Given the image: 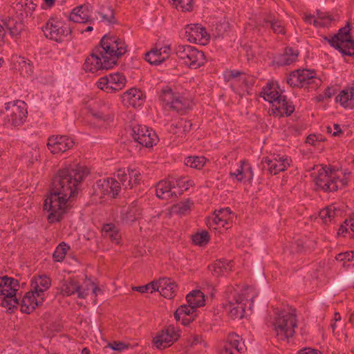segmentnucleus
<instances>
[{
  "label": "nucleus",
  "mask_w": 354,
  "mask_h": 354,
  "mask_svg": "<svg viewBox=\"0 0 354 354\" xmlns=\"http://www.w3.org/2000/svg\"><path fill=\"white\" fill-rule=\"evenodd\" d=\"M82 166L61 171L55 178L50 195L45 199L44 210L48 213L49 222L59 221L71 207L77 194L79 185L86 175Z\"/></svg>",
  "instance_id": "obj_1"
},
{
  "label": "nucleus",
  "mask_w": 354,
  "mask_h": 354,
  "mask_svg": "<svg viewBox=\"0 0 354 354\" xmlns=\"http://www.w3.org/2000/svg\"><path fill=\"white\" fill-rule=\"evenodd\" d=\"M126 51L127 46L121 38L113 35H104L96 52L86 59L84 69L93 73L109 69Z\"/></svg>",
  "instance_id": "obj_2"
},
{
  "label": "nucleus",
  "mask_w": 354,
  "mask_h": 354,
  "mask_svg": "<svg viewBox=\"0 0 354 354\" xmlns=\"http://www.w3.org/2000/svg\"><path fill=\"white\" fill-rule=\"evenodd\" d=\"M257 295V293L252 287H245L239 290L228 288L223 304L225 311L232 318H242L244 317L247 303L252 302Z\"/></svg>",
  "instance_id": "obj_3"
},
{
  "label": "nucleus",
  "mask_w": 354,
  "mask_h": 354,
  "mask_svg": "<svg viewBox=\"0 0 354 354\" xmlns=\"http://www.w3.org/2000/svg\"><path fill=\"white\" fill-rule=\"evenodd\" d=\"M50 286V280L46 276H39L32 279L31 290L26 293L21 300V310L30 313L41 305L46 297V292Z\"/></svg>",
  "instance_id": "obj_4"
},
{
  "label": "nucleus",
  "mask_w": 354,
  "mask_h": 354,
  "mask_svg": "<svg viewBox=\"0 0 354 354\" xmlns=\"http://www.w3.org/2000/svg\"><path fill=\"white\" fill-rule=\"evenodd\" d=\"M281 92L278 82H272L263 88L261 96L272 104L273 113L278 115H290L294 111V106L287 100Z\"/></svg>",
  "instance_id": "obj_5"
},
{
  "label": "nucleus",
  "mask_w": 354,
  "mask_h": 354,
  "mask_svg": "<svg viewBox=\"0 0 354 354\" xmlns=\"http://www.w3.org/2000/svg\"><path fill=\"white\" fill-rule=\"evenodd\" d=\"M274 317L270 319L276 336L279 340H286L292 337L297 326V320L293 310H277Z\"/></svg>",
  "instance_id": "obj_6"
},
{
  "label": "nucleus",
  "mask_w": 354,
  "mask_h": 354,
  "mask_svg": "<svg viewBox=\"0 0 354 354\" xmlns=\"http://www.w3.org/2000/svg\"><path fill=\"white\" fill-rule=\"evenodd\" d=\"M187 301L189 306L182 305L175 314L176 320L181 322L183 325H187L194 320L196 316V308L205 305V295L199 290H193L187 295Z\"/></svg>",
  "instance_id": "obj_7"
},
{
  "label": "nucleus",
  "mask_w": 354,
  "mask_h": 354,
  "mask_svg": "<svg viewBox=\"0 0 354 354\" xmlns=\"http://www.w3.org/2000/svg\"><path fill=\"white\" fill-rule=\"evenodd\" d=\"M339 171L326 169V167L317 166L314 169L312 174L316 185L324 191L333 192L338 189L339 184L345 185L346 183L344 173V178L339 179Z\"/></svg>",
  "instance_id": "obj_8"
},
{
  "label": "nucleus",
  "mask_w": 354,
  "mask_h": 354,
  "mask_svg": "<svg viewBox=\"0 0 354 354\" xmlns=\"http://www.w3.org/2000/svg\"><path fill=\"white\" fill-rule=\"evenodd\" d=\"M27 113V105L24 102H10L5 104L1 111L0 120L7 127H17L24 122Z\"/></svg>",
  "instance_id": "obj_9"
},
{
  "label": "nucleus",
  "mask_w": 354,
  "mask_h": 354,
  "mask_svg": "<svg viewBox=\"0 0 354 354\" xmlns=\"http://www.w3.org/2000/svg\"><path fill=\"white\" fill-rule=\"evenodd\" d=\"M90 290L95 296L100 292V289L91 279L81 283L75 279L68 278L64 279L61 286V293L64 296L76 295L78 298L85 299Z\"/></svg>",
  "instance_id": "obj_10"
},
{
  "label": "nucleus",
  "mask_w": 354,
  "mask_h": 354,
  "mask_svg": "<svg viewBox=\"0 0 354 354\" xmlns=\"http://www.w3.org/2000/svg\"><path fill=\"white\" fill-rule=\"evenodd\" d=\"M18 290L17 280L8 277H0V305L10 310L19 304Z\"/></svg>",
  "instance_id": "obj_11"
},
{
  "label": "nucleus",
  "mask_w": 354,
  "mask_h": 354,
  "mask_svg": "<svg viewBox=\"0 0 354 354\" xmlns=\"http://www.w3.org/2000/svg\"><path fill=\"white\" fill-rule=\"evenodd\" d=\"M160 100L165 111L174 110L180 112L189 106V101L185 100L178 93L174 92L169 86L161 88Z\"/></svg>",
  "instance_id": "obj_12"
},
{
  "label": "nucleus",
  "mask_w": 354,
  "mask_h": 354,
  "mask_svg": "<svg viewBox=\"0 0 354 354\" xmlns=\"http://www.w3.org/2000/svg\"><path fill=\"white\" fill-rule=\"evenodd\" d=\"M350 26L341 28L338 33L327 39L328 43L335 48L337 49L342 55H354V41L350 35Z\"/></svg>",
  "instance_id": "obj_13"
},
{
  "label": "nucleus",
  "mask_w": 354,
  "mask_h": 354,
  "mask_svg": "<svg viewBox=\"0 0 354 354\" xmlns=\"http://www.w3.org/2000/svg\"><path fill=\"white\" fill-rule=\"evenodd\" d=\"M176 53L183 64L192 68H197L205 62L204 55L194 47L179 45Z\"/></svg>",
  "instance_id": "obj_14"
},
{
  "label": "nucleus",
  "mask_w": 354,
  "mask_h": 354,
  "mask_svg": "<svg viewBox=\"0 0 354 354\" xmlns=\"http://www.w3.org/2000/svg\"><path fill=\"white\" fill-rule=\"evenodd\" d=\"M43 31L46 37L58 41L66 37L71 30L62 19L52 17L46 22Z\"/></svg>",
  "instance_id": "obj_15"
},
{
  "label": "nucleus",
  "mask_w": 354,
  "mask_h": 354,
  "mask_svg": "<svg viewBox=\"0 0 354 354\" xmlns=\"http://www.w3.org/2000/svg\"><path fill=\"white\" fill-rule=\"evenodd\" d=\"M180 335L179 328L170 325L155 335L152 344L158 349H165L177 341Z\"/></svg>",
  "instance_id": "obj_16"
},
{
  "label": "nucleus",
  "mask_w": 354,
  "mask_h": 354,
  "mask_svg": "<svg viewBox=\"0 0 354 354\" xmlns=\"http://www.w3.org/2000/svg\"><path fill=\"white\" fill-rule=\"evenodd\" d=\"M132 136L140 145L146 147H151L156 145L158 137L156 133L151 129L140 124L132 126Z\"/></svg>",
  "instance_id": "obj_17"
},
{
  "label": "nucleus",
  "mask_w": 354,
  "mask_h": 354,
  "mask_svg": "<svg viewBox=\"0 0 354 354\" xmlns=\"http://www.w3.org/2000/svg\"><path fill=\"white\" fill-rule=\"evenodd\" d=\"M319 80L315 77L313 71L303 69L292 73L287 79V83L291 86H304L307 84H317Z\"/></svg>",
  "instance_id": "obj_18"
},
{
  "label": "nucleus",
  "mask_w": 354,
  "mask_h": 354,
  "mask_svg": "<svg viewBox=\"0 0 354 354\" xmlns=\"http://www.w3.org/2000/svg\"><path fill=\"white\" fill-rule=\"evenodd\" d=\"M120 190V184L115 178H107L99 180L94 187L95 194L100 197L109 196L114 198Z\"/></svg>",
  "instance_id": "obj_19"
},
{
  "label": "nucleus",
  "mask_w": 354,
  "mask_h": 354,
  "mask_svg": "<svg viewBox=\"0 0 354 354\" xmlns=\"http://www.w3.org/2000/svg\"><path fill=\"white\" fill-rule=\"evenodd\" d=\"M185 33L188 41L201 45H205L210 37L205 29L199 24L187 25L185 28Z\"/></svg>",
  "instance_id": "obj_20"
},
{
  "label": "nucleus",
  "mask_w": 354,
  "mask_h": 354,
  "mask_svg": "<svg viewBox=\"0 0 354 354\" xmlns=\"http://www.w3.org/2000/svg\"><path fill=\"white\" fill-rule=\"evenodd\" d=\"M290 161L287 156L277 154L273 155L271 158H264L262 165L263 169H267L270 174H277L285 170L290 165Z\"/></svg>",
  "instance_id": "obj_21"
},
{
  "label": "nucleus",
  "mask_w": 354,
  "mask_h": 354,
  "mask_svg": "<svg viewBox=\"0 0 354 354\" xmlns=\"http://www.w3.org/2000/svg\"><path fill=\"white\" fill-rule=\"evenodd\" d=\"M126 83V78L120 73L111 74L100 79L97 86L102 90L116 91L121 89Z\"/></svg>",
  "instance_id": "obj_22"
},
{
  "label": "nucleus",
  "mask_w": 354,
  "mask_h": 354,
  "mask_svg": "<svg viewBox=\"0 0 354 354\" xmlns=\"http://www.w3.org/2000/svg\"><path fill=\"white\" fill-rule=\"evenodd\" d=\"M75 144L74 140L66 136H53L49 138L48 148L53 153L64 152Z\"/></svg>",
  "instance_id": "obj_23"
},
{
  "label": "nucleus",
  "mask_w": 354,
  "mask_h": 354,
  "mask_svg": "<svg viewBox=\"0 0 354 354\" xmlns=\"http://www.w3.org/2000/svg\"><path fill=\"white\" fill-rule=\"evenodd\" d=\"M92 14V8L89 5H81L73 9L68 19L76 23L93 24L95 19Z\"/></svg>",
  "instance_id": "obj_24"
},
{
  "label": "nucleus",
  "mask_w": 354,
  "mask_h": 354,
  "mask_svg": "<svg viewBox=\"0 0 354 354\" xmlns=\"http://www.w3.org/2000/svg\"><path fill=\"white\" fill-rule=\"evenodd\" d=\"M225 78L231 82V86L236 92L243 90L244 87H248L252 82L250 76L235 71H227Z\"/></svg>",
  "instance_id": "obj_25"
},
{
  "label": "nucleus",
  "mask_w": 354,
  "mask_h": 354,
  "mask_svg": "<svg viewBox=\"0 0 354 354\" xmlns=\"http://www.w3.org/2000/svg\"><path fill=\"white\" fill-rule=\"evenodd\" d=\"M233 219V215L230 209L227 208L221 209L218 211H215L214 215L211 218H209L207 221V225L210 228H215L214 225L226 227L232 223Z\"/></svg>",
  "instance_id": "obj_26"
},
{
  "label": "nucleus",
  "mask_w": 354,
  "mask_h": 354,
  "mask_svg": "<svg viewBox=\"0 0 354 354\" xmlns=\"http://www.w3.org/2000/svg\"><path fill=\"white\" fill-rule=\"evenodd\" d=\"M171 53L169 46H156L145 55V59L151 64L159 65L166 60Z\"/></svg>",
  "instance_id": "obj_27"
},
{
  "label": "nucleus",
  "mask_w": 354,
  "mask_h": 354,
  "mask_svg": "<svg viewBox=\"0 0 354 354\" xmlns=\"http://www.w3.org/2000/svg\"><path fill=\"white\" fill-rule=\"evenodd\" d=\"M176 187L173 178L168 180L160 181L156 186V192L158 198L162 199H169L174 196L177 195Z\"/></svg>",
  "instance_id": "obj_28"
},
{
  "label": "nucleus",
  "mask_w": 354,
  "mask_h": 354,
  "mask_svg": "<svg viewBox=\"0 0 354 354\" xmlns=\"http://www.w3.org/2000/svg\"><path fill=\"white\" fill-rule=\"evenodd\" d=\"M3 21L13 39H17L22 36L24 26L21 19L18 18L17 19L10 15L5 17Z\"/></svg>",
  "instance_id": "obj_29"
},
{
  "label": "nucleus",
  "mask_w": 354,
  "mask_h": 354,
  "mask_svg": "<svg viewBox=\"0 0 354 354\" xmlns=\"http://www.w3.org/2000/svg\"><path fill=\"white\" fill-rule=\"evenodd\" d=\"M303 19L307 24H313L315 27L326 26L333 20L330 15L322 12H318L316 15L304 12Z\"/></svg>",
  "instance_id": "obj_30"
},
{
  "label": "nucleus",
  "mask_w": 354,
  "mask_h": 354,
  "mask_svg": "<svg viewBox=\"0 0 354 354\" xmlns=\"http://www.w3.org/2000/svg\"><path fill=\"white\" fill-rule=\"evenodd\" d=\"M144 100L142 92L137 88H131L122 95V102L125 105L138 107L142 105Z\"/></svg>",
  "instance_id": "obj_31"
},
{
  "label": "nucleus",
  "mask_w": 354,
  "mask_h": 354,
  "mask_svg": "<svg viewBox=\"0 0 354 354\" xmlns=\"http://www.w3.org/2000/svg\"><path fill=\"white\" fill-rule=\"evenodd\" d=\"M242 339L237 334L230 335L222 354H239L244 349Z\"/></svg>",
  "instance_id": "obj_32"
},
{
  "label": "nucleus",
  "mask_w": 354,
  "mask_h": 354,
  "mask_svg": "<svg viewBox=\"0 0 354 354\" xmlns=\"http://www.w3.org/2000/svg\"><path fill=\"white\" fill-rule=\"evenodd\" d=\"M36 8V4L32 0H21L12 8L17 13V17L23 19L24 17L31 16Z\"/></svg>",
  "instance_id": "obj_33"
},
{
  "label": "nucleus",
  "mask_w": 354,
  "mask_h": 354,
  "mask_svg": "<svg viewBox=\"0 0 354 354\" xmlns=\"http://www.w3.org/2000/svg\"><path fill=\"white\" fill-rule=\"evenodd\" d=\"M231 176L238 181L250 182L253 178V172L250 164L243 161L234 172L231 173Z\"/></svg>",
  "instance_id": "obj_34"
},
{
  "label": "nucleus",
  "mask_w": 354,
  "mask_h": 354,
  "mask_svg": "<svg viewBox=\"0 0 354 354\" xmlns=\"http://www.w3.org/2000/svg\"><path fill=\"white\" fill-rule=\"evenodd\" d=\"M156 291L166 298H171L174 295L176 286L169 279L163 278L156 281Z\"/></svg>",
  "instance_id": "obj_35"
},
{
  "label": "nucleus",
  "mask_w": 354,
  "mask_h": 354,
  "mask_svg": "<svg viewBox=\"0 0 354 354\" xmlns=\"http://www.w3.org/2000/svg\"><path fill=\"white\" fill-rule=\"evenodd\" d=\"M102 236L107 240H110L115 244L120 243L121 234L117 227L113 223L104 224L102 228Z\"/></svg>",
  "instance_id": "obj_36"
},
{
  "label": "nucleus",
  "mask_w": 354,
  "mask_h": 354,
  "mask_svg": "<svg viewBox=\"0 0 354 354\" xmlns=\"http://www.w3.org/2000/svg\"><path fill=\"white\" fill-rule=\"evenodd\" d=\"M336 100L344 107L350 109H354V87L342 91Z\"/></svg>",
  "instance_id": "obj_37"
},
{
  "label": "nucleus",
  "mask_w": 354,
  "mask_h": 354,
  "mask_svg": "<svg viewBox=\"0 0 354 354\" xmlns=\"http://www.w3.org/2000/svg\"><path fill=\"white\" fill-rule=\"evenodd\" d=\"M342 210L337 205H333L322 209L319 213V218L324 223L330 222L335 216H341Z\"/></svg>",
  "instance_id": "obj_38"
},
{
  "label": "nucleus",
  "mask_w": 354,
  "mask_h": 354,
  "mask_svg": "<svg viewBox=\"0 0 354 354\" xmlns=\"http://www.w3.org/2000/svg\"><path fill=\"white\" fill-rule=\"evenodd\" d=\"M207 163H209V161L203 156H190L185 160L187 166L196 169H201Z\"/></svg>",
  "instance_id": "obj_39"
},
{
  "label": "nucleus",
  "mask_w": 354,
  "mask_h": 354,
  "mask_svg": "<svg viewBox=\"0 0 354 354\" xmlns=\"http://www.w3.org/2000/svg\"><path fill=\"white\" fill-rule=\"evenodd\" d=\"M336 260L342 263L346 268L354 265V252H346L339 253L336 256Z\"/></svg>",
  "instance_id": "obj_40"
},
{
  "label": "nucleus",
  "mask_w": 354,
  "mask_h": 354,
  "mask_svg": "<svg viewBox=\"0 0 354 354\" xmlns=\"http://www.w3.org/2000/svg\"><path fill=\"white\" fill-rule=\"evenodd\" d=\"M297 51L294 50L293 48H288L285 53L282 55L279 61L278 64L279 65H288L295 61L297 57Z\"/></svg>",
  "instance_id": "obj_41"
},
{
  "label": "nucleus",
  "mask_w": 354,
  "mask_h": 354,
  "mask_svg": "<svg viewBox=\"0 0 354 354\" xmlns=\"http://www.w3.org/2000/svg\"><path fill=\"white\" fill-rule=\"evenodd\" d=\"M232 262L226 260L219 261L214 266L212 272L214 275L223 274L225 272L230 270L232 268Z\"/></svg>",
  "instance_id": "obj_42"
},
{
  "label": "nucleus",
  "mask_w": 354,
  "mask_h": 354,
  "mask_svg": "<svg viewBox=\"0 0 354 354\" xmlns=\"http://www.w3.org/2000/svg\"><path fill=\"white\" fill-rule=\"evenodd\" d=\"M345 233L352 234L354 236V214L344 221L339 230V234L344 235Z\"/></svg>",
  "instance_id": "obj_43"
},
{
  "label": "nucleus",
  "mask_w": 354,
  "mask_h": 354,
  "mask_svg": "<svg viewBox=\"0 0 354 354\" xmlns=\"http://www.w3.org/2000/svg\"><path fill=\"white\" fill-rule=\"evenodd\" d=\"M15 67L16 69L21 70L22 73L28 75L32 72V66L30 61L24 57H19L15 63Z\"/></svg>",
  "instance_id": "obj_44"
},
{
  "label": "nucleus",
  "mask_w": 354,
  "mask_h": 354,
  "mask_svg": "<svg viewBox=\"0 0 354 354\" xmlns=\"http://www.w3.org/2000/svg\"><path fill=\"white\" fill-rule=\"evenodd\" d=\"M176 189H179L181 192L187 190L189 187L193 186L194 183L192 180L187 177H180L179 178H174Z\"/></svg>",
  "instance_id": "obj_45"
},
{
  "label": "nucleus",
  "mask_w": 354,
  "mask_h": 354,
  "mask_svg": "<svg viewBox=\"0 0 354 354\" xmlns=\"http://www.w3.org/2000/svg\"><path fill=\"white\" fill-rule=\"evenodd\" d=\"M209 240V236L208 232L205 230L198 232L192 236L193 243L199 246H203L206 245Z\"/></svg>",
  "instance_id": "obj_46"
},
{
  "label": "nucleus",
  "mask_w": 354,
  "mask_h": 354,
  "mask_svg": "<svg viewBox=\"0 0 354 354\" xmlns=\"http://www.w3.org/2000/svg\"><path fill=\"white\" fill-rule=\"evenodd\" d=\"M170 3L178 10L189 11L192 8V0H169Z\"/></svg>",
  "instance_id": "obj_47"
},
{
  "label": "nucleus",
  "mask_w": 354,
  "mask_h": 354,
  "mask_svg": "<svg viewBox=\"0 0 354 354\" xmlns=\"http://www.w3.org/2000/svg\"><path fill=\"white\" fill-rule=\"evenodd\" d=\"M68 249V247L65 243H61L59 244L55 251L53 254V259L55 261L60 262L62 261L64 258L65 257V255L66 254V252Z\"/></svg>",
  "instance_id": "obj_48"
},
{
  "label": "nucleus",
  "mask_w": 354,
  "mask_h": 354,
  "mask_svg": "<svg viewBox=\"0 0 354 354\" xmlns=\"http://www.w3.org/2000/svg\"><path fill=\"white\" fill-rule=\"evenodd\" d=\"M102 20L106 23H112L113 21V11L110 8H102L98 11Z\"/></svg>",
  "instance_id": "obj_49"
},
{
  "label": "nucleus",
  "mask_w": 354,
  "mask_h": 354,
  "mask_svg": "<svg viewBox=\"0 0 354 354\" xmlns=\"http://www.w3.org/2000/svg\"><path fill=\"white\" fill-rule=\"evenodd\" d=\"M268 23H269V25L270 26L271 28L276 33H283L284 32V28H283V23L281 21H279L278 19H277L274 16L272 17L271 19H270L268 21Z\"/></svg>",
  "instance_id": "obj_50"
},
{
  "label": "nucleus",
  "mask_w": 354,
  "mask_h": 354,
  "mask_svg": "<svg viewBox=\"0 0 354 354\" xmlns=\"http://www.w3.org/2000/svg\"><path fill=\"white\" fill-rule=\"evenodd\" d=\"M191 207V203L189 201L180 202L174 206L173 211L180 214H185Z\"/></svg>",
  "instance_id": "obj_51"
},
{
  "label": "nucleus",
  "mask_w": 354,
  "mask_h": 354,
  "mask_svg": "<svg viewBox=\"0 0 354 354\" xmlns=\"http://www.w3.org/2000/svg\"><path fill=\"white\" fill-rule=\"evenodd\" d=\"M156 281H153L151 283L147 284L146 286L134 287L133 290L138 291L141 293L149 292H153V291L156 290Z\"/></svg>",
  "instance_id": "obj_52"
},
{
  "label": "nucleus",
  "mask_w": 354,
  "mask_h": 354,
  "mask_svg": "<svg viewBox=\"0 0 354 354\" xmlns=\"http://www.w3.org/2000/svg\"><path fill=\"white\" fill-rule=\"evenodd\" d=\"M128 175L129 176L130 180L128 181L127 184L131 186V179H134V182L137 183L138 180V178L140 176V173L139 171H137L133 169H127Z\"/></svg>",
  "instance_id": "obj_53"
},
{
  "label": "nucleus",
  "mask_w": 354,
  "mask_h": 354,
  "mask_svg": "<svg viewBox=\"0 0 354 354\" xmlns=\"http://www.w3.org/2000/svg\"><path fill=\"white\" fill-rule=\"evenodd\" d=\"M128 172L126 171L125 169H120L117 172V178L120 181V183L122 184V186L124 187H127V185H129L127 183H125L126 179L127 178Z\"/></svg>",
  "instance_id": "obj_54"
},
{
  "label": "nucleus",
  "mask_w": 354,
  "mask_h": 354,
  "mask_svg": "<svg viewBox=\"0 0 354 354\" xmlns=\"http://www.w3.org/2000/svg\"><path fill=\"white\" fill-rule=\"evenodd\" d=\"M109 347L114 351L122 352L127 348V345L120 342H113L109 344Z\"/></svg>",
  "instance_id": "obj_55"
},
{
  "label": "nucleus",
  "mask_w": 354,
  "mask_h": 354,
  "mask_svg": "<svg viewBox=\"0 0 354 354\" xmlns=\"http://www.w3.org/2000/svg\"><path fill=\"white\" fill-rule=\"evenodd\" d=\"M137 211L135 207H132L129 212L125 215H122L123 219L126 220L127 222L134 221L136 218V213Z\"/></svg>",
  "instance_id": "obj_56"
},
{
  "label": "nucleus",
  "mask_w": 354,
  "mask_h": 354,
  "mask_svg": "<svg viewBox=\"0 0 354 354\" xmlns=\"http://www.w3.org/2000/svg\"><path fill=\"white\" fill-rule=\"evenodd\" d=\"M203 342L201 339L200 337L198 335H194L192 337V339L188 340V343L190 346L196 345L198 344H202Z\"/></svg>",
  "instance_id": "obj_57"
},
{
  "label": "nucleus",
  "mask_w": 354,
  "mask_h": 354,
  "mask_svg": "<svg viewBox=\"0 0 354 354\" xmlns=\"http://www.w3.org/2000/svg\"><path fill=\"white\" fill-rule=\"evenodd\" d=\"M333 136H339L342 133V129L339 124H335L333 126Z\"/></svg>",
  "instance_id": "obj_58"
},
{
  "label": "nucleus",
  "mask_w": 354,
  "mask_h": 354,
  "mask_svg": "<svg viewBox=\"0 0 354 354\" xmlns=\"http://www.w3.org/2000/svg\"><path fill=\"white\" fill-rule=\"evenodd\" d=\"M55 3V0H44V3L41 5L43 9L50 8Z\"/></svg>",
  "instance_id": "obj_59"
},
{
  "label": "nucleus",
  "mask_w": 354,
  "mask_h": 354,
  "mask_svg": "<svg viewBox=\"0 0 354 354\" xmlns=\"http://www.w3.org/2000/svg\"><path fill=\"white\" fill-rule=\"evenodd\" d=\"M317 140H318V137L313 136V135H310L306 139V142L310 145H315V142Z\"/></svg>",
  "instance_id": "obj_60"
},
{
  "label": "nucleus",
  "mask_w": 354,
  "mask_h": 354,
  "mask_svg": "<svg viewBox=\"0 0 354 354\" xmlns=\"http://www.w3.org/2000/svg\"><path fill=\"white\" fill-rule=\"evenodd\" d=\"M299 354H320L316 350L311 348H305L299 351Z\"/></svg>",
  "instance_id": "obj_61"
},
{
  "label": "nucleus",
  "mask_w": 354,
  "mask_h": 354,
  "mask_svg": "<svg viewBox=\"0 0 354 354\" xmlns=\"http://www.w3.org/2000/svg\"><path fill=\"white\" fill-rule=\"evenodd\" d=\"M333 95V90L328 88L324 92V97L326 98H330Z\"/></svg>",
  "instance_id": "obj_62"
},
{
  "label": "nucleus",
  "mask_w": 354,
  "mask_h": 354,
  "mask_svg": "<svg viewBox=\"0 0 354 354\" xmlns=\"http://www.w3.org/2000/svg\"><path fill=\"white\" fill-rule=\"evenodd\" d=\"M90 24V25H88V26L86 28V29H84H84H80V32H81L82 33H84V32H91V31H92V30H93V26H91V24Z\"/></svg>",
  "instance_id": "obj_63"
},
{
  "label": "nucleus",
  "mask_w": 354,
  "mask_h": 354,
  "mask_svg": "<svg viewBox=\"0 0 354 354\" xmlns=\"http://www.w3.org/2000/svg\"><path fill=\"white\" fill-rule=\"evenodd\" d=\"M4 29L3 26L0 24V43L2 41L3 36H4Z\"/></svg>",
  "instance_id": "obj_64"
}]
</instances>
